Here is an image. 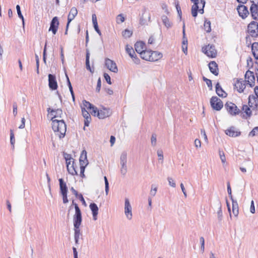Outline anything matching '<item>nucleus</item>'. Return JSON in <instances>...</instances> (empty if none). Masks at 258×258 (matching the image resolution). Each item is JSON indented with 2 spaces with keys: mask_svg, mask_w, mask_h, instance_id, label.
I'll use <instances>...</instances> for the list:
<instances>
[{
  "mask_svg": "<svg viewBox=\"0 0 258 258\" xmlns=\"http://www.w3.org/2000/svg\"><path fill=\"white\" fill-rule=\"evenodd\" d=\"M51 121L53 131L60 139L63 138L67 131V125L64 120L51 119Z\"/></svg>",
  "mask_w": 258,
  "mask_h": 258,
  "instance_id": "obj_1",
  "label": "nucleus"
},
{
  "mask_svg": "<svg viewBox=\"0 0 258 258\" xmlns=\"http://www.w3.org/2000/svg\"><path fill=\"white\" fill-rule=\"evenodd\" d=\"M194 3L191 8V14L194 17H196L198 15V11L201 13H204V8L205 5V0H190Z\"/></svg>",
  "mask_w": 258,
  "mask_h": 258,
  "instance_id": "obj_2",
  "label": "nucleus"
},
{
  "mask_svg": "<svg viewBox=\"0 0 258 258\" xmlns=\"http://www.w3.org/2000/svg\"><path fill=\"white\" fill-rule=\"evenodd\" d=\"M82 221V213L77 204H75V214L73 216L74 228H80Z\"/></svg>",
  "mask_w": 258,
  "mask_h": 258,
  "instance_id": "obj_3",
  "label": "nucleus"
},
{
  "mask_svg": "<svg viewBox=\"0 0 258 258\" xmlns=\"http://www.w3.org/2000/svg\"><path fill=\"white\" fill-rule=\"evenodd\" d=\"M247 32L251 37H258V23L252 21L247 26Z\"/></svg>",
  "mask_w": 258,
  "mask_h": 258,
  "instance_id": "obj_4",
  "label": "nucleus"
},
{
  "mask_svg": "<svg viewBox=\"0 0 258 258\" xmlns=\"http://www.w3.org/2000/svg\"><path fill=\"white\" fill-rule=\"evenodd\" d=\"M249 15L253 19L258 20V2L250 1Z\"/></svg>",
  "mask_w": 258,
  "mask_h": 258,
  "instance_id": "obj_5",
  "label": "nucleus"
},
{
  "mask_svg": "<svg viewBox=\"0 0 258 258\" xmlns=\"http://www.w3.org/2000/svg\"><path fill=\"white\" fill-rule=\"evenodd\" d=\"M210 103L212 107L217 111L221 110L223 107L222 101L217 96H213L211 98Z\"/></svg>",
  "mask_w": 258,
  "mask_h": 258,
  "instance_id": "obj_6",
  "label": "nucleus"
},
{
  "mask_svg": "<svg viewBox=\"0 0 258 258\" xmlns=\"http://www.w3.org/2000/svg\"><path fill=\"white\" fill-rule=\"evenodd\" d=\"M203 52H204L208 56L214 58L217 54V51L214 45H208L202 48Z\"/></svg>",
  "mask_w": 258,
  "mask_h": 258,
  "instance_id": "obj_7",
  "label": "nucleus"
},
{
  "mask_svg": "<svg viewBox=\"0 0 258 258\" xmlns=\"http://www.w3.org/2000/svg\"><path fill=\"white\" fill-rule=\"evenodd\" d=\"M124 214L128 220H130L132 219V207L127 198H125L124 200Z\"/></svg>",
  "mask_w": 258,
  "mask_h": 258,
  "instance_id": "obj_8",
  "label": "nucleus"
},
{
  "mask_svg": "<svg viewBox=\"0 0 258 258\" xmlns=\"http://www.w3.org/2000/svg\"><path fill=\"white\" fill-rule=\"evenodd\" d=\"M225 107L227 111L232 115H235L240 112V110L237 108V106L232 102L226 103L225 105Z\"/></svg>",
  "mask_w": 258,
  "mask_h": 258,
  "instance_id": "obj_9",
  "label": "nucleus"
},
{
  "mask_svg": "<svg viewBox=\"0 0 258 258\" xmlns=\"http://www.w3.org/2000/svg\"><path fill=\"white\" fill-rule=\"evenodd\" d=\"M77 14H78V11H77V9H76V8L73 7L71 9V11L68 15V23L67 24L66 31L65 32V34H67V31H68V29L70 23L73 20H74V19L75 18V17L77 15Z\"/></svg>",
  "mask_w": 258,
  "mask_h": 258,
  "instance_id": "obj_10",
  "label": "nucleus"
},
{
  "mask_svg": "<svg viewBox=\"0 0 258 258\" xmlns=\"http://www.w3.org/2000/svg\"><path fill=\"white\" fill-rule=\"evenodd\" d=\"M239 15L242 19H244L249 15V11L248 10V8L244 5H241L238 6L237 8Z\"/></svg>",
  "mask_w": 258,
  "mask_h": 258,
  "instance_id": "obj_11",
  "label": "nucleus"
},
{
  "mask_svg": "<svg viewBox=\"0 0 258 258\" xmlns=\"http://www.w3.org/2000/svg\"><path fill=\"white\" fill-rule=\"evenodd\" d=\"M105 64L107 69L113 73H117L118 72L117 66L114 61L107 58L105 60Z\"/></svg>",
  "mask_w": 258,
  "mask_h": 258,
  "instance_id": "obj_12",
  "label": "nucleus"
},
{
  "mask_svg": "<svg viewBox=\"0 0 258 258\" xmlns=\"http://www.w3.org/2000/svg\"><path fill=\"white\" fill-rule=\"evenodd\" d=\"M248 105L252 110H257L258 107V98L254 95H249L248 97Z\"/></svg>",
  "mask_w": 258,
  "mask_h": 258,
  "instance_id": "obj_13",
  "label": "nucleus"
},
{
  "mask_svg": "<svg viewBox=\"0 0 258 258\" xmlns=\"http://www.w3.org/2000/svg\"><path fill=\"white\" fill-rule=\"evenodd\" d=\"M48 86L50 89L52 90H56L58 86L56 80V77L52 74L48 75Z\"/></svg>",
  "mask_w": 258,
  "mask_h": 258,
  "instance_id": "obj_14",
  "label": "nucleus"
},
{
  "mask_svg": "<svg viewBox=\"0 0 258 258\" xmlns=\"http://www.w3.org/2000/svg\"><path fill=\"white\" fill-rule=\"evenodd\" d=\"M58 25L59 21L58 18L57 17H53L50 22L49 31H52L53 34H55L57 31Z\"/></svg>",
  "mask_w": 258,
  "mask_h": 258,
  "instance_id": "obj_15",
  "label": "nucleus"
},
{
  "mask_svg": "<svg viewBox=\"0 0 258 258\" xmlns=\"http://www.w3.org/2000/svg\"><path fill=\"white\" fill-rule=\"evenodd\" d=\"M245 81L249 85L250 87L254 86L255 77L252 72L247 71L245 75Z\"/></svg>",
  "mask_w": 258,
  "mask_h": 258,
  "instance_id": "obj_16",
  "label": "nucleus"
},
{
  "mask_svg": "<svg viewBox=\"0 0 258 258\" xmlns=\"http://www.w3.org/2000/svg\"><path fill=\"white\" fill-rule=\"evenodd\" d=\"M112 114V111L109 108H103L99 110L97 117L99 119H104L109 117Z\"/></svg>",
  "mask_w": 258,
  "mask_h": 258,
  "instance_id": "obj_17",
  "label": "nucleus"
},
{
  "mask_svg": "<svg viewBox=\"0 0 258 258\" xmlns=\"http://www.w3.org/2000/svg\"><path fill=\"white\" fill-rule=\"evenodd\" d=\"M48 113L50 114L53 117L51 119H54V118L59 117L61 118L62 115V111L60 109H53L50 108H48L47 109Z\"/></svg>",
  "mask_w": 258,
  "mask_h": 258,
  "instance_id": "obj_18",
  "label": "nucleus"
},
{
  "mask_svg": "<svg viewBox=\"0 0 258 258\" xmlns=\"http://www.w3.org/2000/svg\"><path fill=\"white\" fill-rule=\"evenodd\" d=\"M82 112L85 118L84 125L85 126H88L91 120V116L85 107H82Z\"/></svg>",
  "mask_w": 258,
  "mask_h": 258,
  "instance_id": "obj_19",
  "label": "nucleus"
},
{
  "mask_svg": "<svg viewBox=\"0 0 258 258\" xmlns=\"http://www.w3.org/2000/svg\"><path fill=\"white\" fill-rule=\"evenodd\" d=\"M208 66L210 72L214 75L218 76L219 70L217 63L214 61H212L209 63Z\"/></svg>",
  "mask_w": 258,
  "mask_h": 258,
  "instance_id": "obj_20",
  "label": "nucleus"
},
{
  "mask_svg": "<svg viewBox=\"0 0 258 258\" xmlns=\"http://www.w3.org/2000/svg\"><path fill=\"white\" fill-rule=\"evenodd\" d=\"M225 134L230 137H236L240 135V132L236 131L234 127L232 126L225 131Z\"/></svg>",
  "mask_w": 258,
  "mask_h": 258,
  "instance_id": "obj_21",
  "label": "nucleus"
},
{
  "mask_svg": "<svg viewBox=\"0 0 258 258\" xmlns=\"http://www.w3.org/2000/svg\"><path fill=\"white\" fill-rule=\"evenodd\" d=\"M59 183L60 192L61 195H67L68 193V187L66 183L63 181L62 178H59L58 179Z\"/></svg>",
  "mask_w": 258,
  "mask_h": 258,
  "instance_id": "obj_22",
  "label": "nucleus"
},
{
  "mask_svg": "<svg viewBox=\"0 0 258 258\" xmlns=\"http://www.w3.org/2000/svg\"><path fill=\"white\" fill-rule=\"evenodd\" d=\"M135 48L136 51L138 53L141 54L144 51H145L146 48V45L145 43L142 41H139L135 43Z\"/></svg>",
  "mask_w": 258,
  "mask_h": 258,
  "instance_id": "obj_23",
  "label": "nucleus"
},
{
  "mask_svg": "<svg viewBox=\"0 0 258 258\" xmlns=\"http://www.w3.org/2000/svg\"><path fill=\"white\" fill-rule=\"evenodd\" d=\"M234 87L238 92L241 93L243 91L245 88V83L242 80V79L238 80L235 84Z\"/></svg>",
  "mask_w": 258,
  "mask_h": 258,
  "instance_id": "obj_24",
  "label": "nucleus"
},
{
  "mask_svg": "<svg viewBox=\"0 0 258 258\" xmlns=\"http://www.w3.org/2000/svg\"><path fill=\"white\" fill-rule=\"evenodd\" d=\"M89 207L92 213L93 220H96L97 219V215L98 214V208L97 205L94 203H91Z\"/></svg>",
  "mask_w": 258,
  "mask_h": 258,
  "instance_id": "obj_25",
  "label": "nucleus"
},
{
  "mask_svg": "<svg viewBox=\"0 0 258 258\" xmlns=\"http://www.w3.org/2000/svg\"><path fill=\"white\" fill-rule=\"evenodd\" d=\"M141 57L148 61H152L153 57H152V51L146 50L144 51L142 53L140 54Z\"/></svg>",
  "mask_w": 258,
  "mask_h": 258,
  "instance_id": "obj_26",
  "label": "nucleus"
},
{
  "mask_svg": "<svg viewBox=\"0 0 258 258\" xmlns=\"http://www.w3.org/2000/svg\"><path fill=\"white\" fill-rule=\"evenodd\" d=\"M127 153L123 151L121 153L120 156V167H127Z\"/></svg>",
  "mask_w": 258,
  "mask_h": 258,
  "instance_id": "obj_27",
  "label": "nucleus"
},
{
  "mask_svg": "<svg viewBox=\"0 0 258 258\" xmlns=\"http://www.w3.org/2000/svg\"><path fill=\"white\" fill-rule=\"evenodd\" d=\"M216 92L217 95L221 97H226L227 95V93L221 88L219 83L216 84Z\"/></svg>",
  "mask_w": 258,
  "mask_h": 258,
  "instance_id": "obj_28",
  "label": "nucleus"
},
{
  "mask_svg": "<svg viewBox=\"0 0 258 258\" xmlns=\"http://www.w3.org/2000/svg\"><path fill=\"white\" fill-rule=\"evenodd\" d=\"M251 47L253 55L258 62V42H253Z\"/></svg>",
  "mask_w": 258,
  "mask_h": 258,
  "instance_id": "obj_29",
  "label": "nucleus"
},
{
  "mask_svg": "<svg viewBox=\"0 0 258 258\" xmlns=\"http://www.w3.org/2000/svg\"><path fill=\"white\" fill-rule=\"evenodd\" d=\"M250 107L246 105H243L242 108V111L244 113H245V114L243 115V117L244 118H247L248 117H249L251 115V111L250 109Z\"/></svg>",
  "mask_w": 258,
  "mask_h": 258,
  "instance_id": "obj_30",
  "label": "nucleus"
},
{
  "mask_svg": "<svg viewBox=\"0 0 258 258\" xmlns=\"http://www.w3.org/2000/svg\"><path fill=\"white\" fill-rule=\"evenodd\" d=\"M67 170L69 173L73 175H77L78 173L76 170V169L75 167V162L74 160L72 161V164L71 165H68Z\"/></svg>",
  "mask_w": 258,
  "mask_h": 258,
  "instance_id": "obj_31",
  "label": "nucleus"
},
{
  "mask_svg": "<svg viewBox=\"0 0 258 258\" xmlns=\"http://www.w3.org/2000/svg\"><path fill=\"white\" fill-rule=\"evenodd\" d=\"M232 202V212L234 216L237 217L238 215V205L236 201L233 200Z\"/></svg>",
  "mask_w": 258,
  "mask_h": 258,
  "instance_id": "obj_32",
  "label": "nucleus"
},
{
  "mask_svg": "<svg viewBox=\"0 0 258 258\" xmlns=\"http://www.w3.org/2000/svg\"><path fill=\"white\" fill-rule=\"evenodd\" d=\"M161 19L163 24L166 28H169L171 27L172 23L169 21V19L166 16H162Z\"/></svg>",
  "mask_w": 258,
  "mask_h": 258,
  "instance_id": "obj_33",
  "label": "nucleus"
},
{
  "mask_svg": "<svg viewBox=\"0 0 258 258\" xmlns=\"http://www.w3.org/2000/svg\"><path fill=\"white\" fill-rule=\"evenodd\" d=\"M162 57V54L158 51H152V57H153L152 61H155L160 59Z\"/></svg>",
  "mask_w": 258,
  "mask_h": 258,
  "instance_id": "obj_34",
  "label": "nucleus"
},
{
  "mask_svg": "<svg viewBox=\"0 0 258 258\" xmlns=\"http://www.w3.org/2000/svg\"><path fill=\"white\" fill-rule=\"evenodd\" d=\"M125 51L126 53L128 54V55L131 58H133L134 56L136 55V53L133 47L130 46L128 44H127L125 46Z\"/></svg>",
  "mask_w": 258,
  "mask_h": 258,
  "instance_id": "obj_35",
  "label": "nucleus"
},
{
  "mask_svg": "<svg viewBox=\"0 0 258 258\" xmlns=\"http://www.w3.org/2000/svg\"><path fill=\"white\" fill-rule=\"evenodd\" d=\"M89 57H90V53L89 51L87 50L86 52V69L90 71L91 72H93V71L91 70V68L90 66V62H89Z\"/></svg>",
  "mask_w": 258,
  "mask_h": 258,
  "instance_id": "obj_36",
  "label": "nucleus"
},
{
  "mask_svg": "<svg viewBox=\"0 0 258 258\" xmlns=\"http://www.w3.org/2000/svg\"><path fill=\"white\" fill-rule=\"evenodd\" d=\"M133 34V31L127 29H125L122 32V36L123 38L126 39L130 38Z\"/></svg>",
  "mask_w": 258,
  "mask_h": 258,
  "instance_id": "obj_37",
  "label": "nucleus"
},
{
  "mask_svg": "<svg viewBox=\"0 0 258 258\" xmlns=\"http://www.w3.org/2000/svg\"><path fill=\"white\" fill-rule=\"evenodd\" d=\"M204 27V29L205 30V31L209 33L211 32V22L210 21L206 20L205 21Z\"/></svg>",
  "mask_w": 258,
  "mask_h": 258,
  "instance_id": "obj_38",
  "label": "nucleus"
},
{
  "mask_svg": "<svg viewBox=\"0 0 258 258\" xmlns=\"http://www.w3.org/2000/svg\"><path fill=\"white\" fill-rule=\"evenodd\" d=\"M16 10L18 13V17L22 20L23 24L24 25V19L21 11L20 6L18 5L16 6Z\"/></svg>",
  "mask_w": 258,
  "mask_h": 258,
  "instance_id": "obj_39",
  "label": "nucleus"
},
{
  "mask_svg": "<svg viewBox=\"0 0 258 258\" xmlns=\"http://www.w3.org/2000/svg\"><path fill=\"white\" fill-rule=\"evenodd\" d=\"M157 191V186L155 184H152L151 190L150 191V196L154 197Z\"/></svg>",
  "mask_w": 258,
  "mask_h": 258,
  "instance_id": "obj_40",
  "label": "nucleus"
},
{
  "mask_svg": "<svg viewBox=\"0 0 258 258\" xmlns=\"http://www.w3.org/2000/svg\"><path fill=\"white\" fill-rule=\"evenodd\" d=\"M257 135H258V126L254 127L253 130L249 133L248 135L249 137H253Z\"/></svg>",
  "mask_w": 258,
  "mask_h": 258,
  "instance_id": "obj_41",
  "label": "nucleus"
},
{
  "mask_svg": "<svg viewBox=\"0 0 258 258\" xmlns=\"http://www.w3.org/2000/svg\"><path fill=\"white\" fill-rule=\"evenodd\" d=\"M157 136L155 134H153L151 138V143L152 146L155 147L157 143Z\"/></svg>",
  "mask_w": 258,
  "mask_h": 258,
  "instance_id": "obj_42",
  "label": "nucleus"
},
{
  "mask_svg": "<svg viewBox=\"0 0 258 258\" xmlns=\"http://www.w3.org/2000/svg\"><path fill=\"white\" fill-rule=\"evenodd\" d=\"M203 79L204 82H205L208 86V87L210 88V90L212 89V83L211 80L206 78L205 77H203Z\"/></svg>",
  "mask_w": 258,
  "mask_h": 258,
  "instance_id": "obj_43",
  "label": "nucleus"
},
{
  "mask_svg": "<svg viewBox=\"0 0 258 258\" xmlns=\"http://www.w3.org/2000/svg\"><path fill=\"white\" fill-rule=\"evenodd\" d=\"M104 181H105V190L106 195H107L109 191V182L108 181L107 178L106 176L104 177Z\"/></svg>",
  "mask_w": 258,
  "mask_h": 258,
  "instance_id": "obj_44",
  "label": "nucleus"
},
{
  "mask_svg": "<svg viewBox=\"0 0 258 258\" xmlns=\"http://www.w3.org/2000/svg\"><path fill=\"white\" fill-rule=\"evenodd\" d=\"M124 17L121 14H119L116 17V22L118 24L123 22L124 21Z\"/></svg>",
  "mask_w": 258,
  "mask_h": 258,
  "instance_id": "obj_45",
  "label": "nucleus"
},
{
  "mask_svg": "<svg viewBox=\"0 0 258 258\" xmlns=\"http://www.w3.org/2000/svg\"><path fill=\"white\" fill-rule=\"evenodd\" d=\"M75 234H74V238H80V236L81 235L80 230L79 228H74Z\"/></svg>",
  "mask_w": 258,
  "mask_h": 258,
  "instance_id": "obj_46",
  "label": "nucleus"
},
{
  "mask_svg": "<svg viewBox=\"0 0 258 258\" xmlns=\"http://www.w3.org/2000/svg\"><path fill=\"white\" fill-rule=\"evenodd\" d=\"M227 192H228L229 197H230V198L231 200V201L234 200V199L233 198V197H232V191H231V187H230V185L229 182H228L227 183Z\"/></svg>",
  "mask_w": 258,
  "mask_h": 258,
  "instance_id": "obj_47",
  "label": "nucleus"
},
{
  "mask_svg": "<svg viewBox=\"0 0 258 258\" xmlns=\"http://www.w3.org/2000/svg\"><path fill=\"white\" fill-rule=\"evenodd\" d=\"M127 172V167H120V172L123 177H124Z\"/></svg>",
  "mask_w": 258,
  "mask_h": 258,
  "instance_id": "obj_48",
  "label": "nucleus"
},
{
  "mask_svg": "<svg viewBox=\"0 0 258 258\" xmlns=\"http://www.w3.org/2000/svg\"><path fill=\"white\" fill-rule=\"evenodd\" d=\"M91 109L92 110V112H91L92 115H94L95 116H98V113L99 112V110H98V108L94 106H93L91 108Z\"/></svg>",
  "mask_w": 258,
  "mask_h": 258,
  "instance_id": "obj_49",
  "label": "nucleus"
},
{
  "mask_svg": "<svg viewBox=\"0 0 258 258\" xmlns=\"http://www.w3.org/2000/svg\"><path fill=\"white\" fill-rule=\"evenodd\" d=\"M200 242L201 244V250L202 252H204L205 250V240L203 237H201L200 238Z\"/></svg>",
  "mask_w": 258,
  "mask_h": 258,
  "instance_id": "obj_50",
  "label": "nucleus"
},
{
  "mask_svg": "<svg viewBox=\"0 0 258 258\" xmlns=\"http://www.w3.org/2000/svg\"><path fill=\"white\" fill-rule=\"evenodd\" d=\"M168 181L169 182V184L170 186L173 187H175L176 186L175 182L172 177H168L167 178Z\"/></svg>",
  "mask_w": 258,
  "mask_h": 258,
  "instance_id": "obj_51",
  "label": "nucleus"
},
{
  "mask_svg": "<svg viewBox=\"0 0 258 258\" xmlns=\"http://www.w3.org/2000/svg\"><path fill=\"white\" fill-rule=\"evenodd\" d=\"M36 63V72L38 74L39 73V59L38 55L36 54L35 55Z\"/></svg>",
  "mask_w": 258,
  "mask_h": 258,
  "instance_id": "obj_52",
  "label": "nucleus"
},
{
  "mask_svg": "<svg viewBox=\"0 0 258 258\" xmlns=\"http://www.w3.org/2000/svg\"><path fill=\"white\" fill-rule=\"evenodd\" d=\"M83 103L85 107L87 108V109H91V108L93 106L89 102L87 101L86 100L83 101Z\"/></svg>",
  "mask_w": 258,
  "mask_h": 258,
  "instance_id": "obj_53",
  "label": "nucleus"
},
{
  "mask_svg": "<svg viewBox=\"0 0 258 258\" xmlns=\"http://www.w3.org/2000/svg\"><path fill=\"white\" fill-rule=\"evenodd\" d=\"M79 162H80V167H82V166H83L85 168L86 166L88 164V161L87 159H85V160L79 159Z\"/></svg>",
  "mask_w": 258,
  "mask_h": 258,
  "instance_id": "obj_54",
  "label": "nucleus"
},
{
  "mask_svg": "<svg viewBox=\"0 0 258 258\" xmlns=\"http://www.w3.org/2000/svg\"><path fill=\"white\" fill-rule=\"evenodd\" d=\"M157 155L158 157V160H161L162 162L163 161V154L162 151L161 150H158L157 151Z\"/></svg>",
  "mask_w": 258,
  "mask_h": 258,
  "instance_id": "obj_55",
  "label": "nucleus"
},
{
  "mask_svg": "<svg viewBox=\"0 0 258 258\" xmlns=\"http://www.w3.org/2000/svg\"><path fill=\"white\" fill-rule=\"evenodd\" d=\"M10 142H11V144L14 147V143H15V138H14V134L13 133L12 131H11Z\"/></svg>",
  "mask_w": 258,
  "mask_h": 258,
  "instance_id": "obj_56",
  "label": "nucleus"
},
{
  "mask_svg": "<svg viewBox=\"0 0 258 258\" xmlns=\"http://www.w3.org/2000/svg\"><path fill=\"white\" fill-rule=\"evenodd\" d=\"M104 79H105L106 81L107 82V83L108 84H109V85H111L112 84V83L111 82L110 77L109 75L108 74L104 73Z\"/></svg>",
  "mask_w": 258,
  "mask_h": 258,
  "instance_id": "obj_57",
  "label": "nucleus"
},
{
  "mask_svg": "<svg viewBox=\"0 0 258 258\" xmlns=\"http://www.w3.org/2000/svg\"><path fill=\"white\" fill-rule=\"evenodd\" d=\"M219 155L222 162L224 163L226 161V158L224 152L223 151H219Z\"/></svg>",
  "mask_w": 258,
  "mask_h": 258,
  "instance_id": "obj_58",
  "label": "nucleus"
},
{
  "mask_svg": "<svg viewBox=\"0 0 258 258\" xmlns=\"http://www.w3.org/2000/svg\"><path fill=\"white\" fill-rule=\"evenodd\" d=\"M101 87V81L100 78L98 79L96 91L99 92L100 90Z\"/></svg>",
  "mask_w": 258,
  "mask_h": 258,
  "instance_id": "obj_59",
  "label": "nucleus"
},
{
  "mask_svg": "<svg viewBox=\"0 0 258 258\" xmlns=\"http://www.w3.org/2000/svg\"><path fill=\"white\" fill-rule=\"evenodd\" d=\"M218 218L219 221H221L222 219V211L221 210V206L219 207V210L217 211Z\"/></svg>",
  "mask_w": 258,
  "mask_h": 258,
  "instance_id": "obj_60",
  "label": "nucleus"
},
{
  "mask_svg": "<svg viewBox=\"0 0 258 258\" xmlns=\"http://www.w3.org/2000/svg\"><path fill=\"white\" fill-rule=\"evenodd\" d=\"M79 159H82V160L87 159V152L85 150H83L82 152V153L81 154V156H80V157Z\"/></svg>",
  "mask_w": 258,
  "mask_h": 258,
  "instance_id": "obj_61",
  "label": "nucleus"
},
{
  "mask_svg": "<svg viewBox=\"0 0 258 258\" xmlns=\"http://www.w3.org/2000/svg\"><path fill=\"white\" fill-rule=\"evenodd\" d=\"M92 23L93 26L98 25L97 17L95 14H93L92 16Z\"/></svg>",
  "mask_w": 258,
  "mask_h": 258,
  "instance_id": "obj_62",
  "label": "nucleus"
},
{
  "mask_svg": "<svg viewBox=\"0 0 258 258\" xmlns=\"http://www.w3.org/2000/svg\"><path fill=\"white\" fill-rule=\"evenodd\" d=\"M250 36L247 35L246 36L245 39H246V44L247 46H249L250 45H251V40L250 39Z\"/></svg>",
  "mask_w": 258,
  "mask_h": 258,
  "instance_id": "obj_63",
  "label": "nucleus"
},
{
  "mask_svg": "<svg viewBox=\"0 0 258 258\" xmlns=\"http://www.w3.org/2000/svg\"><path fill=\"white\" fill-rule=\"evenodd\" d=\"M250 211L252 214H254L255 213V208L253 201H251Z\"/></svg>",
  "mask_w": 258,
  "mask_h": 258,
  "instance_id": "obj_64",
  "label": "nucleus"
}]
</instances>
